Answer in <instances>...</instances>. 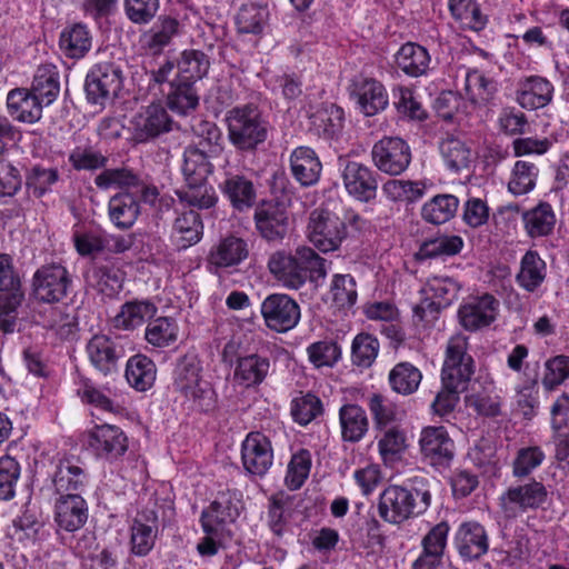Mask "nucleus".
<instances>
[{
    "instance_id": "nucleus-1",
    "label": "nucleus",
    "mask_w": 569,
    "mask_h": 569,
    "mask_svg": "<svg viewBox=\"0 0 569 569\" xmlns=\"http://www.w3.org/2000/svg\"><path fill=\"white\" fill-rule=\"evenodd\" d=\"M327 261L313 249L308 247L297 248L295 254L284 251L274 252L269 261L270 272L290 289H298L307 279L319 284L327 276Z\"/></svg>"
},
{
    "instance_id": "nucleus-2",
    "label": "nucleus",
    "mask_w": 569,
    "mask_h": 569,
    "mask_svg": "<svg viewBox=\"0 0 569 569\" xmlns=\"http://www.w3.org/2000/svg\"><path fill=\"white\" fill-rule=\"evenodd\" d=\"M431 503L427 489H408L390 485L379 495L377 510L379 517L391 525H400L411 517L423 513Z\"/></svg>"
},
{
    "instance_id": "nucleus-3",
    "label": "nucleus",
    "mask_w": 569,
    "mask_h": 569,
    "mask_svg": "<svg viewBox=\"0 0 569 569\" xmlns=\"http://www.w3.org/2000/svg\"><path fill=\"white\" fill-rule=\"evenodd\" d=\"M226 121L229 140L239 150H253L267 139V124L253 103L232 108L227 112Z\"/></svg>"
},
{
    "instance_id": "nucleus-4",
    "label": "nucleus",
    "mask_w": 569,
    "mask_h": 569,
    "mask_svg": "<svg viewBox=\"0 0 569 569\" xmlns=\"http://www.w3.org/2000/svg\"><path fill=\"white\" fill-rule=\"evenodd\" d=\"M123 81L122 70L111 62L94 64L86 77L84 90L90 103L104 106L117 97Z\"/></svg>"
},
{
    "instance_id": "nucleus-5",
    "label": "nucleus",
    "mask_w": 569,
    "mask_h": 569,
    "mask_svg": "<svg viewBox=\"0 0 569 569\" xmlns=\"http://www.w3.org/2000/svg\"><path fill=\"white\" fill-rule=\"evenodd\" d=\"M308 238L320 251H335L346 238L345 222L335 213L317 208L309 217Z\"/></svg>"
},
{
    "instance_id": "nucleus-6",
    "label": "nucleus",
    "mask_w": 569,
    "mask_h": 569,
    "mask_svg": "<svg viewBox=\"0 0 569 569\" xmlns=\"http://www.w3.org/2000/svg\"><path fill=\"white\" fill-rule=\"evenodd\" d=\"M341 178L347 192L361 202L373 200L378 191V173L365 163L339 159Z\"/></svg>"
},
{
    "instance_id": "nucleus-7",
    "label": "nucleus",
    "mask_w": 569,
    "mask_h": 569,
    "mask_svg": "<svg viewBox=\"0 0 569 569\" xmlns=\"http://www.w3.org/2000/svg\"><path fill=\"white\" fill-rule=\"evenodd\" d=\"M371 157L378 170L390 176H399L408 169L412 154L403 139L385 137L373 144Z\"/></svg>"
},
{
    "instance_id": "nucleus-8",
    "label": "nucleus",
    "mask_w": 569,
    "mask_h": 569,
    "mask_svg": "<svg viewBox=\"0 0 569 569\" xmlns=\"http://www.w3.org/2000/svg\"><path fill=\"white\" fill-rule=\"evenodd\" d=\"M71 284L69 271L59 263L42 266L34 272L32 279L36 298L48 303L61 301L68 295Z\"/></svg>"
},
{
    "instance_id": "nucleus-9",
    "label": "nucleus",
    "mask_w": 569,
    "mask_h": 569,
    "mask_svg": "<svg viewBox=\"0 0 569 569\" xmlns=\"http://www.w3.org/2000/svg\"><path fill=\"white\" fill-rule=\"evenodd\" d=\"M84 445L98 458L114 461L128 450V438L117 426H94L84 433Z\"/></svg>"
},
{
    "instance_id": "nucleus-10",
    "label": "nucleus",
    "mask_w": 569,
    "mask_h": 569,
    "mask_svg": "<svg viewBox=\"0 0 569 569\" xmlns=\"http://www.w3.org/2000/svg\"><path fill=\"white\" fill-rule=\"evenodd\" d=\"M547 499L546 487L538 481L512 486L500 498L506 517L516 518L529 509L540 507Z\"/></svg>"
},
{
    "instance_id": "nucleus-11",
    "label": "nucleus",
    "mask_w": 569,
    "mask_h": 569,
    "mask_svg": "<svg viewBox=\"0 0 569 569\" xmlns=\"http://www.w3.org/2000/svg\"><path fill=\"white\" fill-rule=\"evenodd\" d=\"M422 458L431 466L446 468L455 456V442L443 427L429 426L421 430L419 438Z\"/></svg>"
},
{
    "instance_id": "nucleus-12",
    "label": "nucleus",
    "mask_w": 569,
    "mask_h": 569,
    "mask_svg": "<svg viewBox=\"0 0 569 569\" xmlns=\"http://www.w3.org/2000/svg\"><path fill=\"white\" fill-rule=\"evenodd\" d=\"M261 315L268 328L286 332L297 326L300 319V308L289 296L273 293L263 300Z\"/></svg>"
},
{
    "instance_id": "nucleus-13",
    "label": "nucleus",
    "mask_w": 569,
    "mask_h": 569,
    "mask_svg": "<svg viewBox=\"0 0 569 569\" xmlns=\"http://www.w3.org/2000/svg\"><path fill=\"white\" fill-rule=\"evenodd\" d=\"M499 301L489 293L470 297L458 309L459 323L468 331L489 327L498 316Z\"/></svg>"
},
{
    "instance_id": "nucleus-14",
    "label": "nucleus",
    "mask_w": 569,
    "mask_h": 569,
    "mask_svg": "<svg viewBox=\"0 0 569 569\" xmlns=\"http://www.w3.org/2000/svg\"><path fill=\"white\" fill-rule=\"evenodd\" d=\"M254 223L259 234L268 242H281L289 230V216L284 204L269 201L254 211Z\"/></svg>"
},
{
    "instance_id": "nucleus-15",
    "label": "nucleus",
    "mask_w": 569,
    "mask_h": 569,
    "mask_svg": "<svg viewBox=\"0 0 569 569\" xmlns=\"http://www.w3.org/2000/svg\"><path fill=\"white\" fill-rule=\"evenodd\" d=\"M241 460L249 473L263 476L273 462V450L269 438L261 432L248 433L242 441Z\"/></svg>"
},
{
    "instance_id": "nucleus-16",
    "label": "nucleus",
    "mask_w": 569,
    "mask_h": 569,
    "mask_svg": "<svg viewBox=\"0 0 569 569\" xmlns=\"http://www.w3.org/2000/svg\"><path fill=\"white\" fill-rule=\"evenodd\" d=\"M350 96L356 99L360 111L371 117L388 106V93L381 82L373 78L356 77L349 87Z\"/></svg>"
},
{
    "instance_id": "nucleus-17",
    "label": "nucleus",
    "mask_w": 569,
    "mask_h": 569,
    "mask_svg": "<svg viewBox=\"0 0 569 569\" xmlns=\"http://www.w3.org/2000/svg\"><path fill=\"white\" fill-rule=\"evenodd\" d=\"M132 123L134 137L139 142L157 138L172 128V119L160 102H153L143 108L133 118Z\"/></svg>"
},
{
    "instance_id": "nucleus-18",
    "label": "nucleus",
    "mask_w": 569,
    "mask_h": 569,
    "mask_svg": "<svg viewBox=\"0 0 569 569\" xmlns=\"http://www.w3.org/2000/svg\"><path fill=\"white\" fill-rule=\"evenodd\" d=\"M249 248L246 240L227 236L213 244L207 256V267L211 272L240 264L248 258Z\"/></svg>"
},
{
    "instance_id": "nucleus-19",
    "label": "nucleus",
    "mask_w": 569,
    "mask_h": 569,
    "mask_svg": "<svg viewBox=\"0 0 569 569\" xmlns=\"http://www.w3.org/2000/svg\"><path fill=\"white\" fill-rule=\"evenodd\" d=\"M455 546L465 560L483 556L489 548V538L482 525L477 521L462 522L455 533Z\"/></svg>"
},
{
    "instance_id": "nucleus-20",
    "label": "nucleus",
    "mask_w": 569,
    "mask_h": 569,
    "mask_svg": "<svg viewBox=\"0 0 569 569\" xmlns=\"http://www.w3.org/2000/svg\"><path fill=\"white\" fill-rule=\"evenodd\" d=\"M158 531L159 521L156 511L139 512L130 527L131 552L138 557L147 556L154 547Z\"/></svg>"
},
{
    "instance_id": "nucleus-21",
    "label": "nucleus",
    "mask_w": 569,
    "mask_h": 569,
    "mask_svg": "<svg viewBox=\"0 0 569 569\" xmlns=\"http://www.w3.org/2000/svg\"><path fill=\"white\" fill-rule=\"evenodd\" d=\"M46 106L30 89L16 88L7 94V109L10 117L23 123H36L42 117Z\"/></svg>"
},
{
    "instance_id": "nucleus-22",
    "label": "nucleus",
    "mask_w": 569,
    "mask_h": 569,
    "mask_svg": "<svg viewBox=\"0 0 569 569\" xmlns=\"http://www.w3.org/2000/svg\"><path fill=\"white\" fill-rule=\"evenodd\" d=\"M289 162L291 174L301 187H311L319 181L322 163L312 148L297 147L291 151Z\"/></svg>"
},
{
    "instance_id": "nucleus-23",
    "label": "nucleus",
    "mask_w": 569,
    "mask_h": 569,
    "mask_svg": "<svg viewBox=\"0 0 569 569\" xmlns=\"http://www.w3.org/2000/svg\"><path fill=\"white\" fill-rule=\"evenodd\" d=\"M553 92V84L547 78L530 76L520 80L516 99L522 108L537 110L552 101Z\"/></svg>"
},
{
    "instance_id": "nucleus-24",
    "label": "nucleus",
    "mask_w": 569,
    "mask_h": 569,
    "mask_svg": "<svg viewBox=\"0 0 569 569\" xmlns=\"http://www.w3.org/2000/svg\"><path fill=\"white\" fill-rule=\"evenodd\" d=\"M54 519L66 531L79 530L88 519L86 500L76 493L61 495L56 501Z\"/></svg>"
},
{
    "instance_id": "nucleus-25",
    "label": "nucleus",
    "mask_w": 569,
    "mask_h": 569,
    "mask_svg": "<svg viewBox=\"0 0 569 569\" xmlns=\"http://www.w3.org/2000/svg\"><path fill=\"white\" fill-rule=\"evenodd\" d=\"M157 310V306L148 299H133L120 307L110 323L117 330L132 331L153 318Z\"/></svg>"
},
{
    "instance_id": "nucleus-26",
    "label": "nucleus",
    "mask_w": 569,
    "mask_h": 569,
    "mask_svg": "<svg viewBox=\"0 0 569 569\" xmlns=\"http://www.w3.org/2000/svg\"><path fill=\"white\" fill-rule=\"evenodd\" d=\"M243 509L241 492L237 490L220 491L211 505L202 511L201 517L208 516L209 522L223 527L234 522Z\"/></svg>"
},
{
    "instance_id": "nucleus-27",
    "label": "nucleus",
    "mask_w": 569,
    "mask_h": 569,
    "mask_svg": "<svg viewBox=\"0 0 569 569\" xmlns=\"http://www.w3.org/2000/svg\"><path fill=\"white\" fill-rule=\"evenodd\" d=\"M203 234V223L200 214L194 210L179 214L171 231V241L178 250H186L197 244Z\"/></svg>"
},
{
    "instance_id": "nucleus-28",
    "label": "nucleus",
    "mask_w": 569,
    "mask_h": 569,
    "mask_svg": "<svg viewBox=\"0 0 569 569\" xmlns=\"http://www.w3.org/2000/svg\"><path fill=\"white\" fill-rule=\"evenodd\" d=\"M397 67L407 76L418 78L427 74L431 57L428 50L415 42H407L395 54Z\"/></svg>"
},
{
    "instance_id": "nucleus-29",
    "label": "nucleus",
    "mask_w": 569,
    "mask_h": 569,
    "mask_svg": "<svg viewBox=\"0 0 569 569\" xmlns=\"http://www.w3.org/2000/svg\"><path fill=\"white\" fill-rule=\"evenodd\" d=\"M108 214L114 227L131 228L140 214V204L133 192H120L110 198Z\"/></svg>"
},
{
    "instance_id": "nucleus-30",
    "label": "nucleus",
    "mask_w": 569,
    "mask_h": 569,
    "mask_svg": "<svg viewBox=\"0 0 569 569\" xmlns=\"http://www.w3.org/2000/svg\"><path fill=\"white\" fill-rule=\"evenodd\" d=\"M179 22L174 18L163 17L141 37L143 50L151 56H159L178 33Z\"/></svg>"
},
{
    "instance_id": "nucleus-31",
    "label": "nucleus",
    "mask_w": 569,
    "mask_h": 569,
    "mask_svg": "<svg viewBox=\"0 0 569 569\" xmlns=\"http://www.w3.org/2000/svg\"><path fill=\"white\" fill-rule=\"evenodd\" d=\"M341 438L347 442H359L368 432L369 420L366 411L358 405L348 403L339 410Z\"/></svg>"
},
{
    "instance_id": "nucleus-32",
    "label": "nucleus",
    "mask_w": 569,
    "mask_h": 569,
    "mask_svg": "<svg viewBox=\"0 0 569 569\" xmlns=\"http://www.w3.org/2000/svg\"><path fill=\"white\" fill-rule=\"evenodd\" d=\"M522 221L530 238L547 237L555 229L556 214L550 203L539 202L522 213Z\"/></svg>"
},
{
    "instance_id": "nucleus-33",
    "label": "nucleus",
    "mask_w": 569,
    "mask_h": 569,
    "mask_svg": "<svg viewBox=\"0 0 569 569\" xmlns=\"http://www.w3.org/2000/svg\"><path fill=\"white\" fill-rule=\"evenodd\" d=\"M546 279V262L538 252L527 251L520 261V269L516 274L517 283L527 292H535Z\"/></svg>"
},
{
    "instance_id": "nucleus-34",
    "label": "nucleus",
    "mask_w": 569,
    "mask_h": 569,
    "mask_svg": "<svg viewBox=\"0 0 569 569\" xmlns=\"http://www.w3.org/2000/svg\"><path fill=\"white\" fill-rule=\"evenodd\" d=\"M92 36L83 23H74L63 29L59 46L61 51L71 59H80L91 49Z\"/></svg>"
},
{
    "instance_id": "nucleus-35",
    "label": "nucleus",
    "mask_w": 569,
    "mask_h": 569,
    "mask_svg": "<svg viewBox=\"0 0 569 569\" xmlns=\"http://www.w3.org/2000/svg\"><path fill=\"white\" fill-rule=\"evenodd\" d=\"M32 93L46 106L51 104L59 96V71L54 64L44 63L37 68L31 84Z\"/></svg>"
},
{
    "instance_id": "nucleus-36",
    "label": "nucleus",
    "mask_w": 569,
    "mask_h": 569,
    "mask_svg": "<svg viewBox=\"0 0 569 569\" xmlns=\"http://www.w3.org/2000/svg\"><path fill=\"white\" fill-rule=\"evenodd\" d=\"M81 400L102 412L118 413L123 409L122 395L111 388L86 383L79 391Z\"/></svg>"
},
{
    "instance_id": "nucleus-37",
    "label": "nucleus",
    "mask_w": 569,
    "mask_h": 569,
    "mask_svg": "<svg viewBox=\"0 0 569 569\" xmlns=\"http://www.w3.org/2000/svg\"><path fill=\"white\" fill-rule=\"evenodd\" d=\"M378 452L385 465H392L403 457L408 447L409 438L406 430L399 427L386 429L378 438Z\"/></svg>"
},
{
    "instance_id": "nucleus-38",
    "label": "nucleus",
    "mask_w": 569,
    "mask_h": 569,
    "mask_svg": "<svg viewBox=\"0 0 569 569\" xmlns=\"http://www.w3.org/2000/svg\"><path fill=\"white\" fill-rule=\"evenodd\" d=\"M222 191L231 206L238 211L247 210L256 202L253 183L243 176L234 174L228 177L223 182Z\"/></svg>"
},
{
    "instance_id": "nucleus-39",
    "label": "nucleus",
    "mask_w": 569,
    "mask_h": 569,
    "mask_svg": "<svg viewBox=\"0 0 569 569\" xmlns=\"http://www.w3.org/2000/svg\"><path fill=\"white\" fill-rule=\"evenodd\" d=\"M459 208V199L450 193L432 197L421 208V217L432 224H441L451 220Z\"/></svg>"
},
{
    "instance_id": "nucleus-40",
    "label": "nucleus",
    "mask_w": 569,
    "mask_h": 569,
    "mask_svg": "<svg viewBox=\"0 0 569 569\" xmlns=\"http://www.w3.org/2000/svg\"><path fill=\"white\" fill-rule=\"evenodd\" d=\"M209 66V59L202 51L184 50L178 60L174 80L194 84L207 74Z\"/></svg>"
},
{
    "instance_id": "nucleus-41",
    "label": "nucleus",
    "mask_w": 569,
    "mask_h": 569,
    "mask_svg": "<svg viewBox=\"0 0 569 569\" xmlns=\"http://www.w3.org/2000/svg\"><path fill=\"white\" fill-rule=\"evenodd\" d=\"M180 202L188 207L200 210L210 209L216 206L218 196L214 188L209 184L208 180L202 182H186L184 187L177 190Z\"/></svg>"
},
{
    "instance_id": "nucleus-42",
    "label": "nucleus",
    "mask_w": 569,
    "mask_h": 569,
    "mask_svg": "<svg viewBox=\"0 0 569 569\" xmlns=\"http://www.w3.org/2000/svg\"><path fill=\"white\" fill-rule=\"evenodd\" d=\"M539 168L527 160H518L511 168L507 189L513 196H523L531 192L537 184Z\"/></svg>"
},
{
    "instance_id": "nucleus-43",
    "label": "nucleus",
    "mask_w": 569,
    "mask_h": 569,
    "mask_svg": "<svg viewBox=\"0 0 569 569\" xmlns=\"http://www.w3.org/2000/svg\"><path fill=\"white\" fill-rule=\"evenodd\" d=\"M167 103L171 111L178 114H188L199 104V96L194 84L173 80L169 83Z\"/></svg>"
},
{
    "instance_id": "nucleus-44",
    "label": "nucleus",
    "mask_w": 569,
    "mask_h": 569,
    "mask_svg": "<svg viewBox=\"0 0 569 569\" xmlns=\"http://www.w3.org/2000/svg\"><path fill=\"white\" fill-rule=\"evenodd\" d=\"M473 372L472 358H446L441 371L442 386L462 391Z\"/></svg>"
},
{
    "instance_id": "nucleus-45",
    "label": "nucleus",
    "mask_w": 569,
    "mask_h": 569,
    "mask_svg": "<svg viewBox=\"0 0 569 569\" xmlns=\"http://www.w3.org/2000/svg\"><path fill=\"white\" fill-rule=\"evenodd\" d=\"M86 480L83 469L73 459L60 460L53 475L54 488L61 495L81 489Z\"/></svg>"
},
{
    "instance_id": "nucleus-46",
    "label": "nucleus",
    "mask_w": 569,
    "mask_h": 569,
    "mask_svg": "<svg viewBox=\"0 0 569 569\" xmlns=\"http://www.w3.org/2000/svg\"><path fill=\"white\" fill-rule=\"evenodd\" d=\"M157 377V368L151 358H129L126 367L128 383L138 391L150 389Z\"/></svg>"
},
{
    "instance_id": "nucleus-47",
    "label": "nucleus",
    "mask_w": 569,
    "mask_h": 569,
    "mask_svg": "<svg viewBox=\"0 0 569 569\" xmlns=\"http://www.w3.org/2000/svg\"><path fill=\"white\" fill-rule=\"evenodd\" d=\"M212 172V164L204 150L189 147L183 152L182 173L186 182L208 180Z\"/></svg>"
},
{
    "instance_id": "nucleus-48",
    "label": "nucleus",
    "mask_w": 569,
    "mask_h": 569,
    "mask_svg": "<svg viewBox=\"0 0 569 569\" xmlns=\"http://www.w3.org/2000/svg\"><path fill=\"white\" fill-rule=\"evenodd\" d=\"M439 150L448 169L459 172L469 167L471 162V150L460 139L448 136L440 144Z\"/></svg>"
},
{
    "instance_id": "nucleus-49",
    "label": "nucleus",
    "mask_w": 569,
    "mask_h": 569,
    "mask_svg": "<svg viewBox=\"0 0 569 569\" xmlns=\"http://www.w3.org/2000/svg\"><path fill=\"white\" fill-rule=\"evenodd\" d=\"M311 121L318 132L326 138H333L343 128L345 112L342 108L333 103H326L312 113Z\"/></svg>"
},
{
    "instance_id": "nucleus-50",
    "label": "nucleus",
    "mask_w": 569,
    "mask_h": 569,
    "mask_svg": "<svg viewBox=\"0 0 569 569\" xmlns=\"http://www.w3.org/2000/svg\"><path fill=\"white\" fill-rule=\"evenodd\" d=\"M382 192L391 201L413 203L425 196L426 186L420 181L392 179L383 183Z\"/></svg>"
},
{
    "instance_id": "nucleus-51",
    "label": "nucleus",
    "mask_w": 569,
    "mask_h": 569,
    "mask_svg": "<svg viewBox=\"0 0 569 569\" xmlns=\"http://www.w3.org/2000/svg\"><path fill=\"white\" fill-rule=\"evenodd\" d=\"M465 90L471 102L475 104H486L497 91L493 80L488 79L478 70L467 71L465 78Z\"/></svg>"
},
{
    "instance_id": "nucleus-52",
    "label": "nucleus",
    "mask_w": 569,
    "mask_h": 569,
    "mask_svg": "<svg viewBox=\"0 0 569 569\" xmlns=\"http://www.w3.org/2000/svg\"><path fill=\"white\" fill-rule=\"evenodd\" d=\"M68 160L77 171H94L106 168L108 162V158L98 148L89 143L73 148Z\"/></svg>"
},
{
    "instance_id": "nucleus-53",
    "label": "nucleus",
    "mask_w": 569,
    "mask_h": 569,
    "mask_svg": "<svg viewBox=\"0 0 569 569\" xmlns=\"http://www.w3.org/2000/svg\"><path fill=\"white\" fill-rule=\"evenodd\" d=\"M268 358H238L234 379L246 387L260 383L268 373Z\"/></svg>"
},
{
    "instance_id": "nucleus-54",
    "label": "nucleus",
    "mask_w": 569,
    "mask_h": 569,
    "mask_svg": "<svg viewBox=\"0 0 569 569\" xmlns=\"http://www.w3.org/2000/svg\"><path fill=\"white\" fill-rule=\"evenodd\" d=\"M463 248V240L456 234L440 236L425 241L420 248L418 256L421 259H430L437 257H450L458 254Z\"/></svg>"
},
{
    "instance_id": "nucleus-55",
    "label": "nucleus",
    "mask_w": 569,
    "mask_h": 569,
    "mask_svg": "<svg viewBox=\"0 0 569 569\" xmlns=\"http://www.w3.org/2000/svg\"><path fill=\"white\" fill-rule=\"evenodd\" d=\"M368 408L376 428L382 429L402 418V411L389 398L373 393L368 399Z\"/></svg>"
},
{
    "instance_id": "nucleus-56",
    "label": "nucleus",
    "mask_w": 569,
    "mask_h": 569,
    "mask_svg": "<svg viewBox=\"0 0 569 569\" xmlns=\"http://www.w3.org/2000/svg\"><path fill=\"white\" fill-rule=\"evenodd\" d=\"M178 330L174 319L160 317L147 326L144 337L152 346L162 348L176 342Z\"/></svg>"
},
{
    "instance_id": "nucleus-57",
    "label": "nucleus",
    "mask_w": 569,
    "mask_h": 569,
    "mask_svg": "<svg viewBox=\"0 0 569 569\" xmlns=\"http://www.w3.org/2000/svg\"><path fill=\"white\" fill-rule=\"evenodd\" d=\"M421 378L420 370L409 362L397 365L389 375L392 389L402 395H410L417 390Z\"/></svg>"
},
{
    "instance_id": "nucleus-58",
    "label": "nucleus",
    "mask_w": 569,
    "mask_h": 569,
    "mask_svg": "<svg viewBox=\"0 0 569 569\" xmlns=\"http://www.w3.org/2000/svg\"><path fill=\"white\" fill-rule=\"evenodd\" d=\"M267 9L258 4H243L236 17L237 29L240 33L259 34L266 24Z\"/></svg>"
},
{
    "instance_id": "nucleus-59",
    "label": "nucleus",
    "mask_w": 569,
    "mask_h": 569,
    "mask_svg": "<svg viewBox=\"0 0 569 569\" xmlns=\"http://www.w3.org/2000/svg\"><path fill=\"white\" fill-rule=\"evenodd\" d=\"M311 469V455L308 450H299L291 456L287 467L284 485L290 490H298L306 482Z\"/></svg>"
},
{
    "instance_id": "nucleus-60",
    "label": "nucleus",
    "mask_w": 569,
    "mask_h": 569,
    "mask_svg": "<svg viewBox=\"0 0 569 569\" xmlns=\"http://www.w3.org/2000/svg\"><path fill=\"white\" fill-rule=\"evenodd\" d=\"M466 405L483 416H496L500 409L499 397L492 383H488L482 391L476 390V383H473L472 392L466 397Z\"/></svg>"
},
{
    "instance_id": "nucleus-61",
    "label": "nucleus",
    "mask_w": 569,
    "mask_h": 569,
    "mask_svg": "<svg viewBox=\"0 0 569 569\" xmlns=\"http://www.w3.org/2000/svg\"><path fill=\"white\" fill-rule=\"evenodd\" d=\"M94 183L100 189H133L140 186V178L127 168L106 169L94 178Z\"/></svg>"
},
{
    "instance_id": "nucleus-62",
    "label": "nucleus",
    "mask_w": 569,
    "mask_h": 569,
    "mask_svg": "<svg viewBox=\"0 0 569 569\" xmlns=\"http://www.w3.org/2000/svg\"><path fill=\"white\" fill-rule=\"evenodd\" d=\"M333 303L338 308H350L357 301L356 280L351 274H335L330 286Z\"/></svg>"
},
{
    "instance_id": "nucleus-63",
    "label": "nucleus",
    "mask_w": 569,
    "mask_h": 569,
    "mask_svg": "<svg viewBox=\"0 0 569 569\" xmlns=\"http://www.w3.org/2000/svg\"><path fill=\"white\" fill-rule=\"evenodd\" d=\"M322 410L321 401L311 393L300 395L291 401V416L293 420L306 426L311 422Z\"/></svg>"
},
{
    "instance_id": "nucleus-64",
    "label": "nucleus",
    "mask_w": 569,
    "mask_h": 569,
    "mask_svg": "<svg viewBox=\"0 0 569 569\" xmlns=\"http://www.w3.org/2000/svg\"><path fill=\"white\" fill-rule=\"evenodd\" d=\"M20 477L19 462L10 457L0 458V499L10 500L14 497L16 486Z\"/></svg>"
}]
</instances>
